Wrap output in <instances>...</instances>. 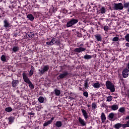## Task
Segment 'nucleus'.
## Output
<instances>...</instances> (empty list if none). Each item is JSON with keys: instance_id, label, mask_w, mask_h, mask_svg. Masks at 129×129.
Listing matches in <instances>:
<instances>
[{"instance_id": "37998d69", "label": "nucleus", "mask_w": 129, "mask_h": 129, "mask_svg": "<svg viewBox=\"0 0 129 129\" xmlns=\"http://www.w3.org/2000/svg\"><path fill=\"white\" fill-rule=\"evenodd\" d=\"M28 115H30V116H34V115H35V113H33V112H28Z\"/></svg>"}, {"instance_id": "7ed1b4c3", "label": "nucleus", "mask_w": 129, "mask_h": 129, "mask_svg": "<svg viewBox=\"0 0 129 129\" xmlns=\"http://www.w3.org/2000/svg\"><path fill=\"white\" fill-rule=\"evenodd\" d=\"M77 23H78V20L72 18L67 23L66 27L67 28H71V27H73L74 25H76Z\"/></svg>"}, {"instance_id": "e433bc0d", "label": "nucleus", "mask_w": 129, "mask_h": 129, "mask_svg": "<svg viewBox=\"0 0 129 129\" xmlns=\"http://www.w3.org/2000/svg\"><path fill=\"white\" fill-rule=\"evenodd\" d=\"M123 7H124V8H125V9L128 8H129V2L124 3L123 4Z\"/></svg>"}, {"instance_id": "09e8293b", "label": "nucleus", "mask_w": 129, "mask_h": 129, "mask_svg": "<svg viewBox=\"0 0 129 129\" xmlns=\"http://www.w3.org/2000/svg\"><path fill=\"white\" fill-rule=\"evenodd\" d=\"M125 46L126 47H129V43H126L125 44Z\"/></svg>"}, {"instance_id": "5fc2aeb1", "label": "nucleus", "mask_w": 129, "mask_h": 129, "mask_svg": "<svg viewBox=\"0 0 129 129\" xmlns=\"http://www.w3.org/2000/svg\"><path fill=\"white\" fill-rule=\"evenodd\" d=\"M3 2V0H0V3H2Z\"/></svg>"}, {"instance_id": "f704fd0d", "label": "nucleus", "mask_w": 129, "mask_h": 129, "mask_svg": "<svg viewBox=\"0 0 129 129\" xmlns=\"http://www.w3.org/2000/svg\"><path fill=\"white\" fill-rule=\"evenodd\" d=\"M112 100V97L111 96H108L107 98V101H108V102H110Z\"/></svg>"}, {"instance_id": "cd10ccee", "label": "nucleus", "mask_w": 129, "mask_h": 129, "mask_svg": "<svg viewBox=\"0 0 129 129\" xmlns=\"http://www.w3.org/2000/svg\"><path fill=\"white\" fill-rule=\"evenodd\" d=\"M38 100L39 102H40V103H43V102H44V97H43L42 96H40L38 98Z\"/></svg>"}, {"instance_id": "7c9ffc66", "label": "nucleus", "mask_w": 129, "mask_h": 129, "mask_svg": "<svg viewBox=\"0 0 129 129\" xmlns=\"http://www.w3.org/2000/svg\"><path fill=\"white\" fill-rule=\"evenodd\" d=\"M114 117V113H110L108 115V118L110 119H112Z\"/></svg>"}, {"instance_id": "a878e982", "label": "nucleus", "mask_w": 129, "mask_h": 129, "mask_svg": "<svg viewBox=\"0 0 129 129\" xmlns=\"http://www.w3.org/2000/svg\"><path fill=\"white\" fill-rule=\"evenodd\" d=\"M5 110L7 112H12V111H13V108L11 107H7L5 108Z\"/></svg>"}, {"instance_id": "bb28decb", "label": "nucleus", "mask_w": 129, "mask_h": 129, "mask_svg": "<svg viewBox=\"0 0 129 129\" xmlns=\"http://www.w3.org/2000/svg\"><path fill=\"white\" fill-rule=\"evenodd\" d=\"M119 112H121V113H124L125 112V108L121 107L118 109Z\"/></svg>"}, {"instance_id": "9d476101", "label": "nucleus", "mask_w": 129, "mask_h": 129, "mask_svg": "<svg viewBox=\"0 0 129 129\" xmlns=\"http://www.w3.org/2000/svg\"><path fill=\"white\" fill-rule=\"evenodd\" d=\"M128 72H129V70L127 69H124L122 71V75L123 78H126V77H128Z\"/></svg>"}, {"instance_id": "6ab92c4d", "label": "nucleus", "mask_w": 129, "mask_h": 129, "mask_svg": "<svg viewBox=\"0 0 129 129\" xmlns=\"http://www.w3.org/2000/svg\"><path fill=\"white\" fill-rule=\"evenodd\" d=\"M55 125L56 127H61L62 126V122L61 121H56Z\"/></svg>"}, {"instance_id": "f03ea898", "label": "nucleus", "mask_w": 129, "mask_h": 129, "mask_svg": "<svg viewBox=\"0 0 129 129\" xmlns=\"http://www.w3.org/2000/svg\"><path fill=\"white\" fill-rule=\"evenodd\" d=\"M106 87H107V89L110 90L111 92H114V91H115L114 85L110 81H107L106 82Z\"/></svg>"}, {"instance_id": "473e14b6", "label": "nucleus", "mask_w": 129, "mask_h": 129, "mask_svg": "<svg viewBox=\"0 0 129 129\" xmlns=\"http://www.w3.org/2000/svg\"><path fill=\"white\" fill-rule=\"evenodd\" d=\"M100 12L101 13V14H105V8H104V7H102L100 10Z\"/></svg>"}, {"instance_id": "c03bdc74", "label": "nucleus", "mask_w": 129, "mask_h": 129, "mask_svg": "<svg viewBox=\"0 0 129 129\" xmlns=\"http://www.w3.org/2000/svg\"><path fill=\"white\" fill-rule=\"evenodd\" d=\"M104 31H108V26H104Z\"/></svg>"}, {"instance_id": "0eeeda50", "label": "nucleus", "mask_w": 129, "mask_h": 129, "mask_svg": "<svg viewBox=\"0 0 129 129\" xmlns=\"http://www.w3.org/2000/svg\"><path fill=\"white\" fill-rule=\"evenodd\" d=\"M19 83L20 82L19 81V80L13 79V81L11 83L12 86V87H13V88H16V87H17V86L19 85Z\"/></svg>"}, {"instance_id": "20e7f679", "label": "nucleus", "mask_w": 129, "mask_h": 129, "mask_svg": "<svg viewBox=\"0 0 129 129\" xmlns=\"http://www.w3.org/2000/svg\"><path fill=\"white\" fill-rule=\"evenodd\" d=\"M69 75V73L67 71H64L62 73L59 74L57 77V80H61V79H64L67 77V76Z\"/></svg>"}, {"instance_id": "f3484780", "label": "nucleus", "mask_w": 129, "mask_h": 129, "mask_svg": "<svg viewBox=\"0 0 129 129\" xmlns=\"http://www.w3.org/2000/svg\"><path fill=\"white\" fill-rule=\"evenodd\" d=\"M95 38L96 39V40L98 41V42H99L102 40V37L100 34L95 35Z\"/></svg>"}, {"instance_id": "72a5a7b5", "label": "nucleus", "mask_w": 129, "mask_h": 129, "mask_svg": "<svg viewBox=\"0 0 129 129\" xmlns=\"http://www.w3.org/2000/svg\"><path fill=\"white\" fill-rule=\"evenodd\" d=\"M92 107L93 108V109H96V108H97V106L96 105V103L94 102L92 104Z\"/></svg>"}, {"instance_id": "6e6d98bb", "label": "nucleus", "mask_w": 129, "mask_h": 129, "mask_svg": "<svg viewBox=\"0 0 129 129\" xmlns=\"http://www.w3.org/2000/svg\"><path fill=\"white\" fill-rule=\"evenodd\" d=\"M128 98H129V90H128Z\"/></svg>"}, {"instance_id": "9b49d317", "label": "nucleus", "mask_w": 129, "mask_h": 129, "mask_svg": "<svg viewBox=\"0 0 129 129\" xmlns=\"http://www.w3.org/2000/svg\"><path fill=\"white\" fill-rule=\"evenodd\" d=\"M54 117H52L48 121H47L46 122L45 121L43 123V126H48V125H49V124H51V123H52V122H53V121L54 120Z\"/></svg>"}, {"instance_id": "c85d7f7f", "label": "nucleus", "mask_w": 129, "mask_h": 129, "mask_svg": "<svg viewBox=\"0 0 129 129\" xmlns=\"http://www.w3.org/2000/svg\"><path fill=\"white\" fill-rule=\"evenodd\" d=\"M31 70L29 72V75L30 76H32V75H33V74H34V67L31 66Z\"/></svg>"}, {"instance_id": "4be33fe9", "label": "nucleus", "mask_w": 129, "mask_h": 129, "mask_svg": "<svg viewBox=\"0 0 129 129\" xmlns=\"http://www.w3.org/2000/svg\"><path fill=\"white\" fill-rule=\"evenodd\" d=\"M20 50V47L19 46H14L12 48V51L14 52V53H16V52H18Z\"/></svg>"}, {"instance_id": "2eb2a0df", "label": "nucleus", "mask_w": 129, "mask_h": 129, "mask_svg": "<svg viewBox=\"0 0 129 129\" xmlns=\"http://www.w3.org/2000/svg\"><path fill=\"white\" fill-rule=\"evenodd\" d=\"M109 107L112 109V110H117L118 109V105L113 104L112 106H109Z\"/></svg>"}, {"instance_id": "dca6fc26", "label": "nucleus", "mask_w": 129, "mask_h": 129, "mask_svg": "<svg viewBox=\"0 0 129 129\" xmlns=\"http://www.w3.org/2000/svg\"><path fill=\"white\" fill-rule=\"evenodd\" d=\"M34 36H35V34H34L32 32H29L26 33V37L27 38H31V39H32V38H34Z\"/></svg>"}, {"instance_id": "5701e85b", "label": "nucleus", "mask_w": 129, "mask_h": 129, "mask_svg": "<svg viewBox=\"0 0 129 129\" xmlns=\"http://www.w3.org/2000/svg\"><path fill=\"white\" fill-rule=\"evenodd\" d=\"M93 86L94 88H100V84H99V82L95 83H94Z\"/></svg>"}, {"instance_id": "2f4dec72", "label": "nucleus", "mask_w": 129, "mask_h": 129, "mask_svg": "<svg viewBox=\"0 0 129 129\" xmlns=\"http://www.w3.org/2000/svg\"><path fill=\"white\" fill-rule=\"evenodd\" d=\"M57 40H56V38H52V39H51V44H52V45H54V44H55V43H56V41Z\"/></svg>"}, {"instance_id": "864d4df0", "label": "nucleus", "mask_w": 129, "mask_h": 129, "mask_svg": "<svg viewBox=\"0 0 129 129\" xmlns=\"http://www.w3.org/2000/svg\"><path fill=\"white\" fill-rule=\"evenodd\" d=\"M80 46H83V44H80Z\"/></svg>"}, {"instance_id": "603ef678", "label": "nucleus", "mask_w": 129, "mask_h": 129, "mask_svg": "<svg viewBox=\"0 0 129 129\" xmlns=\"http://www.w3.org/2000/svg\"><path fill=\"white\" fill-rule=\"evenodd\" d=\"M128 13H129V8H128V9L127 10Z\"/></svg>"}, {"instance_id": "393cba45", "label": "nucleus", "mask_w": 129, "mask_h": 129, "mask_svg": "<svg viewBox=\"0 0 129 129\" xmlns=\"http://www.w3.org/2000/svg\"><path fill=\"white\" fill-rule=\"evenodd\" d=\"M54 93L56 96H59L61 93V91L58 89L54 90Z\"/></svg>"}, {"instance_id": "1a4fd4ad", "label": "nucleus", "mask_w": 129, "mask_h": 129, "mask_svg": "<svg viewBox=\"0 0 129 129\" xmlns=\"http://www.w3.org/2000/svg\"><path fill=\"white\" fill-rule=\"evenodd\" d=\"M78 120L79 123L82 125V126H85L86 125V122L81 117H79Z\"/></svg>"}, {"instance_id": "4468645a", "label": "nucleus", "mask_w": 129, "mask_h": 129, "mask_svg": "<svg viewBox=\"0 0 129 129\" xmlns=\"http://www.w3.org/2000/svg\"><path fill=\"white\" fill-rule=\"evenodd\" d=\"M15 119H16V118L14 116H10L8 117V120L9 124H12V123L15 121Z\"/></svg>"}, {"instance_id": "6e6552de", "label": "nucleus", "mask_w": 129, "mask_h": 129, "mask_svg": "<svg viewBox=\"0 0 129 129\" xmlns=\"http://www.w3.org/2000/svg\"><path fill=\"white\" fill-rule=\"evenodd\" d=\"M4 27L5 29H9V28H11V23H10V22L8 21V20L5 19L4 21Z\"/></svg>"}, {"instance_id": "f257e3e1", "label": "nucleus", "mask_w": 129, "mask_h": 129, "mask_svg": "<svg viewBox=\"0 0 129 129\" xmlns=\"http://www.w3.org/2000/svg\"><path fill=\"white\" fill-rule=\"evenodd\" d=\"M23 79L26 83H28L30 88L31 89H34V85H33V83H32V82L30 81V79H29V77H28V76H27V74L25 73H23L22 74Z\"/></svg>"}, {"instance_id": "58836bf2", "label": "nucleus", "mask_w": 129, "mask_h": 129, "mask_svg": "<svg viewBox=\"0 0 129 129\" xmlns=\"http://www.w3.org/2000/svg\"><path fill=\"white\" fill-rule=\"evenodd\" d=\"M125 39L127 42L129 43V34H126L125 36Z\"/></svg>"}, {"instance_id": "ea45409f", "label": "nucleus", "mask_w": 129, "mask_h": 129, "mask_svg": "<svg viewBox=\"0 0 129 129\" xmlns=\"http://www.w3.org/2000/svg\"><path fill=\"white\" fill-rule=\"evenodd\" d=\"M83 95L87 98V97H88V92H87V91L84 92L83 93Z\"/></svg>"}, {"instance_id": "423d86ee", "label": "nucleus", "mask_w": 129, "mask_h": 129, "mask_svg": "<svg viewBox=\"0 0 129 129\" xmlns=\"http://www.w3.org/2000/svg\"><path fill=\"white\" fill-rule=\"evenodd\" d=\"M49 69V67L48 65L44 66L43 68H42L41 70H39V74H40V75H43L45 72H48V71Z\"/></svg>"}, {"instance_id": "c9c22d12", "label": "nucleus", "mask_w": 129, "mask_h": 129, "mask_svg": "<svg viewBox=\"0 0 129 129\" xmlns=\"http://www.w3.org/2000/svg\"><path fill=\"white\" fill-rule=\"evenodd\" d=\"M119 40V38H118V37H114L112 39V41L113 42H118Z\"/></svg>"}, {"instance_id": "c756f323", "label": "nucleus", "mask_w": 129, "mask_h": 129, "mask_svg": "<svg viewBox=\"0 0 129 129\" xmlns=\"http://www.w3.org/2000/svg\"><path fill=\"white\" fill-rule=\"evenodd\" d=\"M1 60L3 61V62H6L7 61V58L6 57V55H2L1 57Z\"/></svg>"}, {"instance_id": "39448f33", "label": "nucleus", "mask_w": 129, "mask_h": 129, "mask_svg": "<svg viewBox=\"0 0 129 129\" xmlns=\"http://www.w3.org/2000/svg\"><path fill=\"white\" fill-rule=\"evenodd\" d=\"M114 10L115 11H121V10H123V5L122 3L114 4Z\"/></svg>"}, {"instance_id": "a211bd4d", "label": "nucleus", "mask_w": 129, "mask_h": 129, "mask_svg": "<svg viewBox=\"0 0 129 129\" xmlns=\"http://www.w3.org/2000/svg\"><path fill=\"white\" fill-rule=\"evenodd\" d=\"M27 18L31 22H33V20H35V18L34 17V16L32 14H28L27 15Z\"/></svg>"}, {"instance_id": "f8f14e48", "label": "nucleus", "mask_w": 129, "mask_h": 129, "mask_svg": "<svg viewBox=\"0 0 129 129\" xmlns=\"http://www.w3.org/2000/svg\"><path fill=\"white\" fill-rule=\"evenodd\" d=\"M85 50H86V48L80 47L75 49L74 51H75V53H80V52H83V51H85Z\"/></svg>"}, {"instance_id": "8fccbe9b", "label": "nucleus", "mask_w": 129, "mask_h": 129, "mask_svg": "<svg viewBox=\"0 0 129 129\" xmlns=\"http://www.w3.org/2000/svg\"><path fill=\"white\" fill-rule=\"evenodd\" d=\"M127 125L128 126V127H129V120L126 122Z\"/></svg>"}, {"instance_id": "412c9836", "label": "nucleus", "mask_w": 129, "mask_h": 129, "mask_svg": "<svg viewBox=\"0 0 129 129\" xmlns=\"http://www.w3.org/2000/svg\"><path fill=\"white\" fill-rule=\"evenodd\" d=\"M101 118L102 119V122H104L105 121V120L106 119V117H105V114L104 113H102L101 115Z\"/></svg>"}, {"instance_id": "3c124183", "label": "nucleus", "mask_w": 129, "mask_h": 129, "mask_svg": "<svg viewBox=\"0 0 129 129\" xmlns=\"http://www.w3.org/2000/svg\"><path fill=\"white\" fill-rule=\"evenodd\" d=\"M88 107H90V105L88 104L87 105Z\"/></svg>"}, {"instance_id": "de8ad7c7", "label": "nucleus", "mask_w": 129, "mask_h": 129, "mask_svg": "<svg viewBox=\"0 0 129 129\" xmlns=\"http://www.w3.org/2000/svg\"><path fill=\"white\" fill-rule=\"evenodd\" d=\"M125 120H127V119H129V115L126 116L125 118Z\"/></svg>"}, {"instance_id": "ddd939ff", "label": "nucleus", "mask_w": 129, "mask_h": 129, "mask_svg": "<svg viewBox=\"0 0 129 129\" xmlns=\"http://www.w3.org/2000/svg\"><path fill=\"white\" fill-rule=\"evenodd\" d=\"M81 111L83 113V115L85 119H87V118H88V113H87L86 110H85V109H82Z\"/></svg>"}, {"instance_id": "79ce46f5", "label": "nucleus", "mask_w": 129, "mask_h": 129, "mask_svg": "<svg viewBox=\"0 0 129 129\" xmlns=\"http://www.w3.org/2000/svg\"><path fill=\"white\" fill-rule=\"evenodd\" d=\"M55 44L57 46H60V45L61 44V42H60V40H56V41H55Z\"/></svg>"}, {"instance_id": "b1692460", "label": "nucleus", "mask_w": 129, "mask_h": 129, "mask_svg": "<svg viewBox=\"0 0 129 129\" xmlns=\"http://www.w3.org/2000/svg\"><path fill=\"white\" fill-rule=\"evenodd\" d=\"M91 58H92V55L86 54L84 56V59L86 60H89V59H91Z\"/></svg>"}, {"instance_id": "aec40b11", "label": "nucleus", "mask_w": 129, "mask_h": 129, "mask_svg": "<svg viewBox=\"0 0 129 129\" xmlns=\"http://www.w3.org/2000/svg\"><path fill=\"white\" fill-rule=\"evenodd\" d=\"M113 127L116 129H120L121 127V123H116L114 126Z\"/></svg>"}, {"instance_id": "a18cd8bd", "label": "nucleus", "mask_w": 129, "mask_h": 129, "mask_svg": "<svg viewBox=\"0 0 129 129\" xmlns=\"http://www.w3.org/2000/svg\"><path fill=\"white\" fill-rule=\"evenodd\" d=\"M46 44L48 45V46L50 45V46H53V45L52 44V42H51V41L47 42Z\"/></svg>"}, {"instance_id": "49530a36", "label": "nucleus", "mask_w": 129, "mask_h": 129, "mask_svg": "<svg viewBox=\"0 0 129 129\" xmlns=\"http://www.w3.org/2000/svg\"><path fill=\"white\" fill-rule=\"evenodd\" d=\"M56 11H57V10L56 9H55L54 8H53L52 12L55 13V12H56Z\"/></svg>"}, {"instance_id": "a19ab883", "label": "nucleus", "mask_w": 129, "mask_h": 129, "mask_svg": "<svg viewBox=\"0 0 129 129\" xmlns=\"http://www.w3.org/2000/svg\"><path fill=\"white\" fill-rule=\"evenodd\" d=\"M84 86L86 88H87V87H88V82L87 81H85Z\"/></svg>"}, {"instance_id": "4c0bfd02", "label": "nucleus", "mask_w": 129, "mask_h": 129, "mask_svg": "<svg viewBox=\"0 0 129 129\" xmlns=\"http://www.w3.org/2000/svg\"><path fill=\"white\" fill-rule=\"evenodd\" d=\"M121 127H122V128H125V127H128V126H127V124L126 123L125 124H121Z\"/></svg>"}]
</instances>
